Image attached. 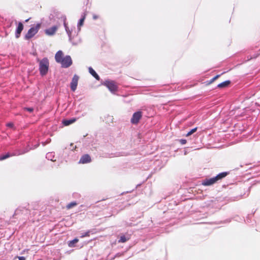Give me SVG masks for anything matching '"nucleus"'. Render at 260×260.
<instances>
[{
  "label": "nucleus",
  "mask_w": 260,
  "mask_h": 260,
  "mask_svg": "<svg viewBox=\"0 0 260 260\" xmlns=\"http://www.w3.org/2000/svg\"><path fill=\"white\" fill-rule=\"evenodd\" d=\"M229 174V172H223L219 173L217 175L218 177L219 180L220 181L223 178H225Z\"/></svg>",
  "instance_id": "a211bd4d"
},
{
  "label": "nucleus",
  "mask_w": 260,
  "mask_h": 260,
  "mask_svg": "<svg viewBox=\"0 0 260 260\" xmlns=\"http://www.w3.org/2000/svg\"><path fill=\"white\" fill-rule=\"evenodd\" d=\"M257 182L259 183V182H260V181H257Z\"/></svg>",
  "instance_id": "58836bf2"
},
{
  "label": "nucleus",
  "mask_w": 260,
  "mask_h": 260,
  "mask_svg": "<svg viewBox=\"0 0 260 260\" xmlns=\"http://www.w3.org/2000/svg\"><path fill=\"white\" fill-rule=\"evenodd\" d=\"M24 208H22V209H21L20 208H18L15 211V213H14V215H18L19 214H20L21 213V212L24 210Z\"/></svg>",
  "instance_id": "5701e85b"
},
{
  "label": "nucleus",
  "mask_w": 260,
  "mask_h": 260,
  "mask_svg": "<svg viewBox=\"0 0 260 260\" xmlns=\"http://www.w3.org/2000/svg\"><path fill=\"white\" fill-rule=\"evenodd\" d=\"M79 241V239L77 238L74 239L69 241L68 242V245L70 248H73L75 247V244L77 243Z\"/></svg>",
  "instance_id": "dca6fc26"
},
{
  "label": "nucleus",
  "mask_w": 260,
  "mask_h": 260,
  "mask_svg": "<svg viewBox=\"0 0 260 260\" xmlns=\"http://www.w3.org/2000/svg\"><path fill=\"white\" fill-rule=\"evenodd\" d=\"M89 73L97 80H100V77L96 72L91 67L88 68Z\"/></svg>",
  "instance_id": "ddd939ff"
},
{
  "label": "nucleus",
  "mask_w": 260,
  "mask_h": 260,
  "mask_svg": "<svg viewBox=\"0 0 260 260\" xmlns=\"http://www.w3.org/2000/svg\"><path fill=\"white\" fill-rule=\"evenodd\" d=\"M23 29V24L22 22H19L15 31V37L19 38Z\"/></svg>",
  "instance_id": "9b49d317"
},
{
  "label": "nucleus",
  "mask_w": 260,
  "mask_h": 260,
  "mask_svg": "<svg viewBox=\"0 0 260 260\" xmlns=\"http://www.w3.org/2000/svg\"><path fill=\"white\" fill-rule=\"evenodd\" d=\"M51 141V139H49L48 140H47L46 142H42V144L43 146H45V145H46L47 144H48Z\"/></svg>",
  "instance_id": "7c9ffc66"
},
{
  "label": "nucleus",
  "mask_w": 260,
  "mask_h": 260,
  "mask_svg": "<svg viewBox=\"0 0 260 260\" xmlns=\"http://www.w3.org/2000/svg\"><path fill=\"white\" fill-rule=\"evenodd\" d=\"M79 80V76L75 74L72 79L71 84H70V87L71 89L73 91H75L76 89H77V85H78V82Z\"/></svg>",
  "instance_id": "0eeeda50"
},
{
  "label": "nucleus",
  "mask_w": 260,
  "mask_h": 260,
  "mask_svg": "<svg viewBox=\"0 0 260 260\" xmlns=\"http://www.w3.org/2000/svg\"><path fill=\"white\" fill-rule=\"evenodd\" d=\"M140 185H141V184H137L136 187V188H137L138 187L140 186Z\"/></svg>",
  "instance_id": "e433bc0d"
},
{
  "label": "nucleus",
  "mask_w": 260,
  "mask_h": 260,
  "mask_svg": "<svg viewBox=\"0 0 260 260\" xmlns=\"http://www.w3.org/2000/svg\"><path fill=\"white\" fill-rule=\"evenodd\" d=\"M246 221L247 222H250V216L248 215L247 217H246Z\"/></svg>",
  "instance_id": "72a5a7b5"
},
{
  "label": "nucleus",
  "mask_w": 260,
  "mask_h": 260,
  "mask_svg": "<svg viewBox=\"0 0 260 260\" xmlns=\"http://www.w3.org/2000/svg\"><path fill=\"white\" fill-rule=\"evenodd\" d=\"M76 148V146H74L73 143H71L70 144V149H71L72 150H75Z\"/></svg>",
  "instance_id": "c85d7f7f"
},
{
  "label": "nucleus",
  "mask_w": 260,
  "mask_h": 260,
  "mask_svg": "<svg viewBox=\"0 0 260 260\" xmlns=\"http://www.w3.org/2000/svg\"><path fill=\"white\" fill-rule=\"evenodd\" d=\"M55 157V153L54 152H48L46 155V158L52 161H55V159L53 158Z\"/></svg>",
  "instance_id": "2eb2a0df"
},
{
  "label": "nucleus",
  "mask_w": 260,
  "mask_h": 260,
  "mask_svg": "<svg viewBox=\"0 0 260 260\" xmlns=\"http://www.w3.org/2000/svg\"><path fill=\"white\" fill-rule=\"evenodd\" d=\"M63 52L61 50L58 51L55 55V59L56 62L61 64L63 68H68L73 63L72 59L70 55H66L63 57Z\"/></svg>",
  "instance_id": "f03ea898"
},
{
  "label": "nucleus",
  "mask_w": 260,
  "mask_h": 260,
  "mask_svg": "<svg viewBox=\"0 0 260 260\" xmlns=\"http://www.w3.org/2000/svg\"><path fill=\"white\" fill-rule=\"evenodd\" d=\"M25 109L26 111L29 112L30 113L33 112V111H34V108H31V107H27V108H25Z\"/></svg>",
  "instance_id": "a878e982"
},
{
  "label": "nucleus",
  "mask_w": 260,
  "mask_h": 260,
  "mask_svg": "<svg viewBox=\"0 0 260 260\" xmlns=\"http://www.w3.org/2000/svg\"><path fill=\"white\" fill-rule=\"evenodd\" d=\"M55 15L53 14H50L49 16V19L51 21V22H54V18L56 17L57 18H58L61 22L63 23V26L64 27L69 37V40L70 42L72 43L74 45H76L78 44V42H74L73 40L75 36H77L78 34V33L81 30V26H82L83 24L84 20L85 19L86 16V12H84L82 14L81 18L79 19V20L78 22L77 23V31L76 30V28L75 27H74V32H73V29L72 28L71 30L70 29L68 26V23L66 22L67 18L66 16L64 15L60 14L58 13H54Z\"/></svg>",
  "instance_id": "f257e3e1"
},
{
  "label": "nucleus",
  "mask_w": 260,
  "mask_h": 260,
  "mask_svg": "<svg viewBox=\"0 0 260 260\" xmlns=\"http://www.w3.org/2000/svg\"><path fill=\"white\" fill-rule=\"evenodd\" d=\"M28 20V19L26 20L25 21L27 22Z\"/></svg>",
  "instance_id": "4c0bfd02"
},
{
  "label": "nucleus",
  "mask_w": 260,
  "mask_h": 260,
  "mask_svg": "<svg viewBox=\"0 0 260 260\" xmlns=\"http://www.w3.org/2000/svg\"><path fill=\"white\" fill-rule=\"evenodd\" d=\"M215 184V182L214 181V180L213 178H206L204 180H203L202 182V184L204 186H210L213 184Z\"/></svg>",
  "instance_id": "f8f14e48"
},
{
  "label": "nucleus",
  "mask_w": 260,
  "mask_h": 260,
  "mask_svg": "<svg viewBox=\"0 0 260 260\" xmlns=\"http://www.w3.org/2000/svg\"><path fill=\"white\" fill-rule=\"evenodd\" d=\"M39 143H38L36 145H34L31 147H29V145H28L26 148H25L23 150H20L18 153H16L15 155H22L25 153L28 152L31 149H35L37 148L39 146Z\"/></svg>",
  "instance_id": "1a4fd4ad"
},
{
  "label": "nucleus",
  "mask_w": 260,
  "mask_h": 260,
  "mask_svg": "<svg viewBox=\"0 0 260 260\" xmlns=\"http://www.w3.org/2000/svg\"><path fill=\"white\" fill-rule=\"evenodd\" d=\"M180 143L182 144V145H184V144H185L186 143V140L185 139H180L179 140Z\"/></svg>",
  "instance_id": "cd10ccee"
},
{
  "label": "nucleus",
  "mask_w": 260,
  "mask_h": 260,
  "mask_svg": "<svg viewBox=\"0 0 260 260\" xmlns=\"http://www.w3.org/2000/svg\"><path fill=\"white\" fill-rule=\"evenodd\" d=\"M212 178H213V180H214V181L215 183H216V182H218L219 181H220V180H219V179H218V176H217V175H216V176L213 177H212Z\"/></svg>",
  "instance_id": "bb28decb"
},
{
  "label": "nucleus",
  "mask_w": 260,
  "mask_h": 260,
  "mask_svg": "<svg viewBox=\"0 0 260 260\" xmlns=\"http://www.w3.org/2000/svg\"><path fill=\"white\" fill-rule=\"evenodd\" d=\"M101 84L107 87L112 93H114L118 90V87L114 81L107 80L105 81H103Z\"/></svg>",
  "instance_id": "20e7f679"
},
{
  "label": "nucleus",
  "mask_w": 260,
  "mask_h": 260,
  "mask_svg": "<svg viewBox=\"0 0 260 260\" xmlns=\"http://www.w3.org/2000/svg\"><path fill=\"white\" fill-rule=\"evenodd\" d=\"M76 121L75 118H71L70 119H64L62 121V123L64 126H68L70 125L71 124H72Z\"/></svg>",
  "instance_id": "f3484780"
},
{
  "label": "nucleus",
  "mask_w": 260,
  "mask_h": 260,
  "mask_svg": "<svg viewBox=\"0 0 260 260\" xmlns=\"http://www.w3.org/2000/svg\"><path fill=\"white\" fill-rule=\"evenodd\" d=\"M8 127L13 128L14 127V124L12 122L8 123L6 125Z\"/></svg>",
  "instance_id": "c756f323"
},
{
  "label": "nucleus",
  "mask_w": 260,
  "mask_h": 260,
  "mask_svg": "<svg viewBox=\"0 0 260 260\" xmlns=\"http://www.w3.org/2000/svg\"><path fill=\"white\" fill-rule=\"evenodd\" d=\"M127 240H128V239L126 238L124 235H122V236H120V237L118 240V242L119 243H124V242H125L126 241H127Z\"/></svg>",
  "instance_id": "6ab92c4d"
},
{
  "label": "nucleus",
  "mask_w": 260,
  "mask_h": 260,
  "mask_svg": "<svg viewBox=\"0 0 260 260\" xmlns=\"http://www.w3.org/2000/svg\"><path fill=\"white\" fill-rule=\"evenodd\" d=\"M220 76V75H217L216 76H215V77H214L213 78H212L210 82H209V83H212L213 82H214L215 80H216L217 79H218L219 77Z\"/></svg>",
  "instance_id": "393cba45"
},
{
  "label": "nucleus",
  "mask_w": 260,
  "mask_h": 260,
  "mask_svg": "<svg viewBox=\"0 0 260 260\" xmlns=\"http://www.w3.org/2000/svg\"><path fill=\"white\" fill-rule=\"evenodd\" d=\"M142 116V114L141 111H139L135 112L131 118V122L133 124H137L139 122L140 119L141 118Z\"/></svg>",
  "instance_id": "423d86ee"
},
{
  "label": "nucleus",
  "mask_w": 260,
  "mask_h": 260,
  "mask_svg": "<svg viewBox=\"0 0 260 260\" xmlns=\"http://www.w3.org/2000/svg\"><path fill=\"white\" fill-rule=\"evenodd\" d=\"M231 82L230 80H226L224 82H222L218 84L217 86V87L219 88H223L228 87L229 85L231 84Z\"/></svg>",
  "instance_id": "4468645a"
},
{
  "label": "nucleus",
  "mask_w": 260,
  "mask_h": 260,
  "mask_svg": "<svg viewBox=\"0 0 260 260\" xmlns=\"http://www.w3.org/2000/svg\"><path fill=\"white\" fill-rule=\"evenodd\" d=\"M198 129V127H194L191 129H190L186 135V137H188L191 135H192V134H193L194 132H196L197 131Z\"/></svg>",
  "instance_id": "412c9836"
},
{
  "label": "nucleus",
  "mask_w": 260,
  "mask_h": 260,
  "mask_svg": "<svg viewBox=\"0 0 260 260\" xmlns=\"http://www.w3.org/2000/svg\"><path fill=\"white\" fill-rule=\"evenodd\" d=\"M25 257L24 256H19L18 260H25Z\"/></svg>",
  "instance_id": "473e14b6"
},
{
  "label": "nucleus",
  "mask_w": 260,
  "mask_h": 260,
  "mask_svg": "<svg viewBox=\"0 0 260 260\" xmlns=\"http://www.w3.org/2000/svg\"><path fill=\"white\" fill-rule=\"evenodd\" d=\"M91 161V159L90 155L88 154H85L83 155L81 157V158L79 160V163L84 164L89 163Z\"/></svg>",
  "instance_id": "6e6552de"
},
{
  "label": "nucleus",
  "mask_w": 260,
  "mask_h": 260,
  "mask_svg": "<svg viewBox=\"0 0 260 260\" xmlns=\"http://www.w3.org/2000/svg\"><path fill=\"white\" fill-rule=\"evenodd\" d=\"M59 26V24L58 25H54L52 27H51L49 28H47L45 30V33L46 35L48 36H52L53 35L56 31L57 30V28H58Z\"/></svg>",
  "instance_id": "9d476101"
},
{
  "label": "nucleus",
  "mask_w": 260,
  "mask_h": 260,
  "mask_svg": "<svg viewBox=\"0 0 260 260\" xmlns=\"http://www.w3.org/2000/svg\"><path fill=\"white\" fill-rule=\"evenodd\" d=\"M12 155H11L9 153H7V154H6L5 155H3L0 156V160H3L6 158H8Z\"/></svg>",
  "instance_id": "aec40b11"
},
{
  "label": "nucleus",
  "mask_w": 260,
  "mask_h": 260,
  "mask_svg": "<svg viewBox=\"0 0 260 260\" xmlns=\"http://www.w3.org/2000/svg\"><path fill=\"white\" fill-rule=\"evenodd\" d=\"M90 231H87L86 232L82 234V235L80 236V238H84L85 237H89L90 235Z\"/></svg>",
  "instance_id": "b1692460"
},
{
  "label": "nucleus",
  "mask_w": 260,
  "mask_h": 260,
  "mask_svg": "<svg viewBox=\"0 0 260 260\" xmlns=\"http://www.w3.org/2000/svg\"><path fill=\"white\" fill-rule=\"evenodd\" d=\"M257 55H254L253 57H250V58H248V60L251 59L253 58H256V57H257Z\"/></svg>",
  "instance_id": "c9c22d12"
},
{
  "label": "nucleus",
  "mask_w": 260,
  "mask_h": 260,
  "mask_svg": "<svg viewBox=\"0 0 260 260\" xmlns=\"http://www.w3.org/2000/svg\"><path fill=\"white\" fill-rule=\"evenodd\" d=\"M98 16L95 15H94L93 16V19H94V20L98 18Z\"/></svg>",
  "instance_id": "f704fd0d"
},
{
  "label": "nucleus",
  "mask_w": 260,
  "mask_h": 260,
  "mask_svg": "<svg viewBox=\"0 0 260 260\" xmlns=\"http://www.w3.org/2000/svg\"><path fill=\"white\" fill-rule=\"evenodd\" d=\"M37 62L39 64V72L41 76H44L47 75L49 70V61L47 57H44L42 59H37Z\"/></svg>",
  "instance_id": "7ed1b4c3"
},
{
  "label": "nucleus",
  "mask_w": 260,
  "mask_h": 260,
  "mask_svg": "<svg viewBox=\"0 0 260 260\" xmlns=\"http://www.w3.org/2000/svg\"><path fill=\"white\" fill-rule=\"evenodd\" d=\"M77 204L76 202H71V203H69V204L67 205V208L68 209H71L72 207L75 206Z\"/></svg>",
  "instance_id": "4be33fe9"
},
{
  "label": "nucleus",
  "mask_w": 260,
  "mask_h": 260,
  "mask_svg": "<svg viewBox=\"0 0 260 260\" xmlns=\"http://www.w3.org/2000/svg\"><path fill=\"white\" fill-rule=\"evenodd\" d=\"M231 222V219H226L223 221H222L221 222L222 223H229Z\"/></svg>",
  "instance_id": "2f4dec72"
},
{
  "label": "nucleus",
  "mask_w": 260,
  "mask_h": 260,
  "mask_svg": "<svg viewBox=\"0 0 260 260\" xmlns=\"http://www.w3.org/2000/svg\"><path fill=\"white\" fill-rule=\"evenodd\" d=\"M40 27V24L38 23L35 27L29 28L24 36L25 40H28L32 38L38 32Z\"/></svg>",
  "instance_id": "39448f33"
}]
</instances>
